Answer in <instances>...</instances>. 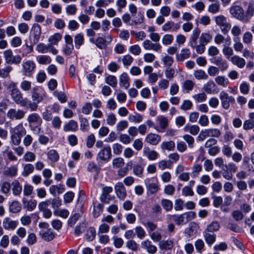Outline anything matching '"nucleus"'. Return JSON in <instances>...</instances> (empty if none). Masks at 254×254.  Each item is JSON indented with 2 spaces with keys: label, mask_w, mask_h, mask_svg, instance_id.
Listing matches in <instances>:
<instances>
[{
  "label": "nucleus",
  "mask_w": 254,
  "mask_h": 254,
  "mask_svg": "<svg viewBox=\"0 0 254 254\" xmlns=\"http://www.w3.org/2000/svg\"><path fill=\"white\" fill-rule=\"evenodd\" d=\"M7 90L10 93L12 100L16 104L25 107L26 101L23 99L21 91L17 87V84L14 82H11L8 85Z\"/></svg>",
  "instance_id": "obj_1"
},
{
  "label": "nucleus",
  "mask_w": 254,
  "mask_h": 254,
  "mask_svg": "<svg viewBox=\"0 0 254 254\" xmlns=\"http://www.w3.org/2000/svg\"><path fill=\"white\" fill-rule=\"evenodd\" d=\"M26 134V130L21 124L12 128L10 130V143L11 145H19L21 138Z\"/></svg>",
  "instance_id": "obj_2"
},
{
  "label": "nucleus",
  "mask_w": 254,
  "mask_h": 254,
  "mask_svg": "<svg viewBox=\"0 0 254 254\" xmlns=\"http://www.w3.org/2000/svg\"><path fill=\"white\" fill-rule=\"evenodd\" d=\"M214 20L216 25L220 28L222 33L224 35L227 34L231 27V25L227 18L224 15L220 14L214 17Z\"/></svg>",
  "instance_id": "obj_3"
},
{
  "label": "nucleus",
  "mask_w": 254,
  "mask_h": 254,
  "mask_svg": "<svg viewBox=\"0 0 254 254\" xmlns=\"http://www.w3.org/2000/svg\"><path fill=\"white\" fill-rule=\"evenodd\" d=\"M41 34V27L37 23H34L30 31L29 39L30 43L33 45L37 44L40 39Z\"/></svg>",
  "instance_id": "obj_4"
},
{
  "label": "nucleus",
  "mask_w": 254,
  "mask_h": 254,
  "mask_svg": "<svg viewBox=\"0 0 254 254\" xmlns=\"http://www.w3.org/2000/svg\"><path fill=\"white\" fill-rule=\"evenodd\" d=\"M35 67V64L33 61L28 60L23 62L22 64V74L26 77H32Z\"/></svg>",
  "instance_id": "obj_5"
},
{
  "label": "nucleus",
  "mask_w": 254,
  "mask_h": 254,
  "mask_svg": "<svg viewBox=\"0 0 254 254\" xmlns=\"http://www.w3.org/2000/svg\"><path fill=\"white\" fill-rule=\"evenodd\" d=\"M219 98L221 100L222 107L225 110H228L230 108V103L235 102V98L229 94L225 91H222L219 94Z\"/></svg>",
  "instance_id": "obj_6"
},
{
  "label": "nucleus",
  "mask_w": 254,
  "mask_h": 254,
  "mask_svg": "<svg viewBox=\"0 0 254 254\" xmlns=\"http://www.w3.org/2000/svg\"><path fill=\"white\" fill-rule=\"evenodd\" d=\"M113 40L112 36L108 33L105 34L104 38L98 37L95 42L96 46L100 49H105L108 44L111 43Z\"/></svg>",
  "instance_id": "obj_7"
},
{
  "label": "nucleus",
  "mask_w": 254,
  "mask_h": 254,
  "mask_svg": "<svg viewBox=\"0 0 254 254\" xmlns=\"http://www.w3.org/2000/svg\"><path fill=\"white\" fill-rule=\"evenodd\" d=\"M111 157V148L109 146H106L98 153L96 159L106 163L110 160Z\"/></svg>",
  "instance_id": "obj_8"
},
{
  "label": "nucleus",
  "mask_w": 254,
  "mask_h": 254,
  "mask_svg": "<svg viewBox=\"0 0 254 254\" xmlns=\"http://www.w3.org/2000/svg\"><path fill=\"white\" fill-rule=\"evenodd\" d=\"M230 14L236 19L244 22V10L240 5H232L230 8Z\"/></svg>",
  "instance_id": "obj_9"
},
{
  "label": "nucleus",
  "mask_w": 254,
  "mask_h": 254,
  "mask_svg": "<svg viewBox=\"0 0 254 254\" xmlns=\"http://www.w3.org/2000/svg\"><path fill=\"white\" fill-rule=\"evenodd\" d=\"M42 88L38 86L32 87L30 93L33 101L40 103L43 100L44 97H45V93H42Z\"/></svg>",
  "instance_id": "obj_10"
},
{
  "label": "nucleus",
  "mask_w": 254,
  "mask_h": 254,
  "mask_svg": "<svg viewBox=\"0 0 254 254\" xmlns=\"http://www.w3.org/2000/svg\"><path fill=\"white\" fill-rule=\"evenodd\" d=\"M4 58L6 63L8 64H19L21 61L20 56H13L11 50H7L3 52Z\"/></svg>",
  "instance_id": "obj_11"
},
{
  "label": "nucleus",
  "mask_w": 254,
  "mask_h": 254,
  "mask_svg": "<svg viewBox=\"0 0 254 254\" xmlns=\"http://www.w3.org/2000/svg\"><path fill=\"white\" fill-rule=\"evenodd\" d=\"M25 115V112L21 110L10 109L7 112L6 116L10 120H20L23 119Z\"/></svg>",
  "instance_id": "obj_12"
},
{
  "label": "nucleus",
  "mask_w": 254,
  "mask_h": 254,
  "mask_svg": "<svg viewBox=\"0 0 254 254\" xmlns=\"http://www.w3.org/2000/svg\"><path fill=\"white\" fill-rule=\"evenodd\" d=\"M116 194L119 199L124 200L127 196L126 189L122 182H118L115 186Z\"/></svg>",
  "instance_id": "obj_13"
},
{
  "label": "nucleus",
  "mask_w": 254,
  "mask_h": 254,
  "mask_svg": "<svg viewBox=\"0 0 254 254\" xmlns=\"http://www.w3.org/2000/svg\"><path fill=\"white\" fill-rule=\"evenodd\" d=\"M144 49L146 50H152L157 52H160L161 45L158 43H153L150 40H145L142 43Z\"/></svg>",
  "instance_id": "obj_14"
},
{
  "label": "nucleus",
  "mask_w": 254,
  "mask_h": 254,
  "mask_svg": "<svg viewBox=\"0 0 254 254\" xmlns=\"http://www.w3.org/2000/svg\"><path fill=\"white\" fill-rule=\"evenodd\" d=\"M140 246L143 249L145 250L150 254H154L157 251V247L152 245V242L149 240L142 241Z\"/></svg>",
  "instance_id": "obj_15"
},
{
  "label": "nucleus",
  "mask_w": 254,
  "mask_h": 254,
  "mask_svg": "<svg viewBox=\"0 0 254 254\" xmlns=\"http://www.w3.org/2000/svg\"><path fill=\"white\" fill-rule=\"evenodd\" d=\"M144 183L146 188L147 193L150 194L156 193L159 190V186L158 184L154 183H150V179H146L144 180Z\"/></svg>",
  "instance_id": "obj_16"
},
{
  "label": "nucleus",
  "mask_w": 254,
  "mask_h": 254,
  "mask_svg": "<svg viewBox=\"0 0 254 254\" xmlns=\"http://www.w3.org/2000/svg\"><path fill=\"white\" fill-rule=\"evenodd\" d=\"M39 236L45 241L50 242L52 241L56 236V234L51 229L47 231L42 230L39 232Z\"/></svg>",
  "instance_id": "obj_17"
},
{
  "label": "nucleus",
  "mask_w": 254,
  "mask_h": 254,
  "mask_svg": "<svg viewBox=\"0 0 254 254\" xmlns=\"http://www.w3.org/2000/svg\"><path fill=\"white\" fill-rule=\"evenodd\" d=\"M204 91L209 94H214L217 92V87L213 80H209L203 86Z\"/></svg>",
  "instance_id": "obj_18"
},
{
  "label": "nucleus",
  "mask_w": 254,
  "mask_h": 254,
  "mask_svg": "<svg viewBox=\"0 0 254 254\" xmlns=\"http://www.w3.org/2000/svg\"><path fill=\"white\" fill-rule=\"evenodd\" d=\"M18 225L17 221L13 220L9 217H5L2 221V226L5 230H14Z\"/></svg>",
  "instance_id": "obj_19"
},
{
  "label": "nucleus",
  "mask_w": 254,
  "mask_h": 254,
  "mask_svg": "<svg viewBox=\"0 0 254 254\" xmlns=\"http://www.w3.org/2000/svg\"><path fill=\"white\" fill-rule=\"evenodd\" d=\"M78 123L74 120H71L65 123L63 126L64 132H75L78 129Z\"/></svg>",
  "instance_id": "obj_20"
},
{
  "label": "nucleus",
  "mask_w": 254,
  "mask_h": 254,
  "mask_svg": "<svg viewBox=\"0 0 254 254\" xmlns=\"http://www.w3.org/2000/svg\"><path fill=\"white\" fill-rule=\"evenodd\" d=\"M203 236L206 243L209 246L213 244L216 240V235L215 233L206 230L203 232Z\"/></svg>",
  "instance_id": "obj_21"
},
{
  "label": "nucleus",
  "mask_w": 254,
  "mask_h": 254,
  "mask_svg": "<svg viewBox=\"0 0 254 254\" xmlns=\"http://www.w3.org/2000/svg\"><path fill=\"white\" fill-rule=\"evenodd\" d=\"M23 208L28 211H33L37 206V201L36 200L31 199L27 200L26 198L23 197L22 199Z\"/></svg>",
  "instance_id": "obj_22"
},
{
  "label": "nucleus",
  "mask_w": 254,
  "mask_h": 254,
  "mask_svg": "<svg viewBox=\"0 0 254 254\" xmlns=\"http://www.w3.org/2000/svg\"><path fill=\"white\" fill-rule=\"evenodd\" d=\"M200 33V30L198 28L193 29L192 34L189 40V45L192 48L194 49L197 44V39Z\"/></svg>",
  "instance_id": "obj_23"
},
{
  "label": "nucleus",
  "mask_w": 254,
  "mask_h": 254,
  "mask_svg": "<svg viewBox=\"0 0 254 254\" xmlns=\"http://www.w3.org/2000/svg\"><path fill=\"white\" fill-rule=\"evenodd\" d=\"M145 141L150 144L156 145L161 141V136L157 134L150 133L146 136Z\"/></svg>",
  "instance_id": "obj_24"
},
{
  "label": "nucleus",
  "mask_w": 254,
  "mask_h": 254,
  "mask_svg": "<svg viewBox=\"0 0 254 254\" xmlns=\"http://www.w3.org/2000/svg\"><path fill=\"white\" fill-rule=\"evenodd\" d=\"M64 187L63 185L62 184L52 185L50 187L49 189L50 193L54 196L62 193L64 191Z\"/></svg>",
  "instance_id": "obj_25"
},
{
  "label": "nucleus",
  "mask_w": 254,
  "mask_h": 254,
  "mask_svg": "<svg viewBox=\"0 0 254 254\" xmlns=\"http://www.w3.org/2000/svg\"><path fill=\"white\" fill-rule=\"evenodd\" d=\"M119 84L121 87L125 89H127L129 87V77L126 72H123L120 75Z\"/></svg>",
  "instance_id": "obj_26"
},
{
  "label": "nucleus",
  "mask_w": 254,
  "mask_h": 254,
  "mask_svg": "<svg viewBox=\"0 0 254 254\" xmlns=\"http://www.w3.org/2000/svg\"><path fill=\"white\" fill-rule=\"evenodd\" d=\"M190 51L188 48H183L181 50L180 54H176V60L179 62H183L190 56Z\"/></svg>",
  "instance_id": "obj_27"
},
{
  "label": "nucleus",
  "mask_w": 254,
  "mask_h": 254,
  "mask_svg": "<svg viewBox=\"0 0 254 254\" xmlns=\"http://www.w3.org/2000/svg\"><path fill=\"white\" fill-rule=\"evenodd\" d=\"M229 61L240 68H243L246 64L245 59L237 55L232 57Z\"/></svg>",
  "instance_id": "obj_28"
},
{
  "label": "nucleus",
  "mask_w": 254,
  "mask_h": 254,
  "mask_svg": "<svg viewBox=\"0 0 254 254\" xmlns=\"http://www.w3.org/2000/svg\"><path fill=\"white\" fill-rule=\"evenodd\" d=\"M11 187L13 195L19 196L22 190V187L19 182L17 180H14L11 183Z\"/></svg>",
  "instance_id": "obj_29"
},
{
  "label": "nucleus",
  "mask_w": 254,
  "mask_h": 254,
  "mask_svg": "<svg viewBox=\"0 0 254 254\" xmlns=\"http://www.w3.org/2000/svg\"><path fill=\"white\" fill-rule=\"evenodd\" d=\"M143 153L149 160L154 161L159 157V154L155 150H150L148 148H144Z\"/></svg>",
  "instance_id": "obj_30"
},
{
  "label": "nucleus",
  "mask_w": 254,
  "mask_h": 254,
  "mask_svg": "<svg viewBox=\"0 0 254 254\" xmlns=\"http://www.w3.org/2000/svg\"><path fill=\"white\" fill-rule=\"evenodd\" d=\"M169 217L172 219L177 225H184L187 223L185 222V216L184 213L180 215H169Z\"/></svg>",
  "instance_id": "obj_31"
},
{
  "label": "nucleus",
  "mask_w": 254,
  "mask_h": 254,
  "mask_svg": "<svg viewBox=\"0 0 254 254\" xmlns=\"http://www.w3.org/2000/svg\"><path fill=\"white\" fill-rule=\"evenodd\" d=\"M27 121L29 124H41L42 122V119L37 113H32L28 115Z\"/></svg>",
  "instance_id": "obj_32"
},
{
  "label": "nucleus",
  "mask_w": 254,
  "mask_h": 254,
  "mask_svg": "<svg viewBox=\"0 0 254 254\" xmlns=\"http://www.w3.org/2000/svg\"><path fill=\"white\" fill-rule=\"evenodd\" d=\"M48 159L52 163L57 162L60 159V155L57 150L51 149L46 153Z\"/></svg>",
  "instance_id": "obj_33"
},
{
  "label": "nucleus",
  "mask_w": 254,
  "mask_h": 254,
  "mask_svg": "<svg viewBox=\"0 0 254 254\" xmlns=\"http://www.w3.org/2000/svg\"><path fill=\"white\" fill-rule=\"evenodd\" d=\"M220 228V224L217 221H213L208 224L204 230L214 233L219 231Z\"/></svg>",
  "instance_id": "obj_34"
},
{
  "label": "nucleus",
  "mask_w": 254,
  "mask_h": 254,
  "mask_svg": "<svg viewBox=\"0 0 254 254\" xmlns=\"http://www.w3.org/2000/svg\"><path fill=\"white\" fill-rule=\"evenodd\" d=\"M174 246L173 241L172 240H163L160 241L159 243V247L161 250H170Z\"/></svg>",
  "instance_id": "obj_35"
},
{
  "label": "nucleus",
  "mask_w": 254,
  "mask_h": 254,
  "mask_svg": "<svg viewBox=\"0 0 254 254\" xmlns=\"http://www.w3.org/2000/svg\"><path fill=\"white\" fill-rule=\"evenodd\" d=\"M184 131L188 132L192 135H196L199 131V127L197 125L187 124L183 128Z\"/></svg>",
  "instance_id": "obj_36"
},
{
  "label": "nucleus",
  "mask_w": 254,
  "mask_h": 254,
  "mask_svg": "<svg viewBox=\"0 0 254 254\" xmlns=\"http://www.w3.org/2000/svg\"><path fill=\"white\" fill-rule=\"evenodd\" d=\"M18 169L16 166H11L6 168L3 172V174L7 177H13L17 174Z\"/></svg>",
  "instance_id": "obj_37"
},
{
  "label": "nucleus",
  "mask_w": 254,
  "mask_h": 254,
  "mask_svg": "<svg viewBox=\"0 0 254 254\" xmlns=\"http://www.w3.org/2000/svg\"><path fill=\"white\" fill-rule=\"evenodd\" d=\"M214 42L216 44L219 45L225 42V44L228 46L231 45V42L230 38H225L224 37L220 34H217L214 37Z\"/></svg>",
  "instance_id": "obj_38"
},
{
  "label": "nucleus",
  "mask_w": 254,
  "mask_h": 254,
  "mask_svg": "<svg viewBox=\"0 0 254 254\" xmlns=\"http://www.w3.org/2000/svg\"><path fill=\"white\" fill-rule=\"evenodd\" d=\"M254 15V7L252 4H249L248 6L246 14H244V22H249Z\"/></svg>",
  "instance_id": "obj_39"
},
{
  "label": "nucleus",
  "mask_w": 254,
  "mask_h": 254,
  "mask_svg": "<svg viewBox=\"0 0 254 254\" xmlns=\"http://www.w3.org/2000/svg\"><path fill=\"white\" fill-rule=\"evenodd\" d=\"M21 209V203L17 200L12 201L9 206V211L13 213H18L20 211Z\"/></svg>",
  "instance_id": "obj_40"
},
{
  "label": "nucleus",
  "mask_w": 254,
  "mask_h": 254,
  "mask_svg": "<svg viewBox=\"0 0 254 254\" xmlns=\"http://www.w3.org/2000/svg\"><path fill=\"white\" fill-rule=\"evenodd\" d=\"M104 205L99 202L93 203V216L95 218L99 217L103 211Z\"/></svg>",
  "instance_id": "obj_41"
},
{
  "label": "nucleus",
  "mask_w": 254,
  "mask_h": 254,
  "mask_svg": "<svg viewBox=\"0 0 254 254\" xmlns=\"http://www.w3.org/2000/svg\"><path fill=\"white\" fill-rule=\"evenodd\" d=\"M34 171V166L32 164L28 163L23 166V170L21 175L24 177H28Z\"/></svg>",
  "instance_id": "obj_42"
},
{
  "label": "nucleus",
  "mask_w": 254,
  "mask_h": 254,
  "mask_svg": "<svg viewBox=\"0 0 254 254\" xmlns=\"http://www.w3.org/2000/svg\"><path fill=\"white\" fill-rule=\"evenodd\" d=\"M62 35L59 33H55L50 36L48 39L49 44L52 45H57L59 41L62 39Z\"/></svg>",
  "instance_id": "obj_43"
},
{
  "label": "nucleus",
  "mask_w": 254,
  "mask_h": 254,
  "mask_svg": "<svg viewBox=\"0 0 254 254\" xmlns=\"http://www.w3.org/2000/svg\"><path fill=\"white\" fill-rule=\"evenodd\" d=\"M80 129L83 131H87L89 128V124L88 120L82 115L79 116Z\"/></svg>",
  "instance_id": "obj_44"
},
{
  "label": "nucleus",
  "mask_w": 254,
  "mask_h": 254,
  "mask_svg": "<svg viewBox=\"0 0 254 254\" xmlns=\"http://www.w3.org/2000/svg\"><path fill=\"white\" fill-rule=\"evenodd\" d=\"M74 41L75 48L79 49L83 44L84 42L83 35L82 33H79L75 35L74 38Z\"/></svg>",
  "instance_id": "obj_45"
},
{
  "label": "nucleus",
  "mask_w": 254,
  "mask_h": 254,
  "mask_svg": "<svg viewBox=\"0 0 254 254\" xmlns=\"http://www.w3.org/2000/svg\"><path fill=\"white\" fill-rule=\"evenodd\" d=\"M199 228V225L197 223L194 222H191L189 224L188 231L187 232L189 236H193L197 232V231Z\"/></svg>",
  "instance_id": "obj_46"
},
{
  "label": "nucleus",
  "mask_w": 254,
  "mask_h": 254,
  "mask_svg": "<svg viewBox=\"0 0 254 254\" xmlns=\"http://www.w3.org/2000/svg\"><path fill=\"white\" fill-rule=\"evenodd\" d=\"M216 83L223 87H226L229 83V81L227 78L224 76L219 75L215 78Z\"/></svg>",
  "instance_id": "obj_47"
},
{
  "label": "nucleus",
  "mask_w": 254,
  "mask_h": 254,
  "mask_svg": "<svg viewBox=\"0 0 254 254\" xmlns=\"http://www.w3.org/2000/svg\"><path fill=\"white\" fill-rule=\"evenodd\" d=\"M161 148L163 150L173 151L175 147V143L173 141H164L162 142Z\"/></svg>",
  "instance_id": "obj_48"
},
{
  "label": "nucleus",
  "mask_w": 254,
  "mask_h": 254,
  "mask_svg": "<svg viewBox=\"0 0 254 254\" xmlns=\"http://www.w3.org/2000/svg\"><path fill=\"white\" fill-rule=\"evenodd\" d=\"M212 36L208 33H202L199 39V43L206 45L212 39Z\"/></svg>",
  "instance_id": "obj_49"
},
{
  "label": "nucleus",
  "mask_w": 254,
  "mask_h": 254,
  "mask_svg": "<svg viewBox=\"0 0 254 254\" xmlns=\"http://www.w3.org/2000/svg\"><path fill=\"white\" fill-rule=\"evenodd\" d=\"M37 62L41 64H46L51 63L52 60L48 55H40L36 58Z\"/></svg>",
  "instance_id": "obj_50"
},
{
  "label": "nucleus",
  "mask_w": 254,
  "mask_h": 254,
  "mask_svg": "<svg viewBox=\"0 0 254 254\" xmlns=\"http://www.w3.org/2000/svg\"><path fill=\"white\" fill-rule=\"evenodd\" d=\"M194 85V83L191 80H186L182 84L183 90L189 93L192 90Z\"/></svg>",
  "instance_id": "obj_51"
},
{
  "label": "nucleus",
  "mask_w": 254,
  "mask_h": 254,
  "mask_svg": "<svg viewBox=\"0 0 254 254\" xmlns=\"http://www.w3.org/2000/svg\"><path fill=\"white\" fill-rule=\"evenodd\" d=\"M128 119L130 122L139 123L142 122L143 117L140 114L135 113L133 114H130L128 116Z\"/></svg>",
  "instance_id": "obj_52"
},
{
  "label": "nucleus",
  "mask_w": 254,
  "mask_h": 254,
  "mask_svg": "<svg viewBox=\"0 0 254 254\" xmlns=\"http://www.w3.org/2000/svg\"><path fill=\"white\" fill-rule=\"evenodd\" d=\"M49 48H50L49 44L46 45L44 43H41L37 45L36 50L39 53L45 54L48 52Z\"/></svg>",
  "instance_id": "obj_53"
},
{
  "label": "nucleus",
  "mask_w": 254,
  "mask_h": 254,
  "mask_svg": "<svg viewBox=\"0 0 254 254\" xmlns=\"http://www.w3.org/2000/svg\"><path fill=\"white\" fill-rule=\"evenodd\" d=\"M161 204L166 211H170L173 206L172 201L167 199H162L161 201Z\"/></svg>",
  "instance_id": "obj_54"
},
{
  "label": "nucleus",
  "mask_w": 254,
  "mask_h": 254,
  "mask_svg": "<svg viewBox=\"0 0 254 254\" xmlns=\"http://www.w3.org/2000/svg\"><path fill=\"white\" fill-rule=\"evenodd\" d=\"M193 75L197 80H206L208 78L207 74L201 69L196 70L194 71Z\"/></svg>",
  "instance_id": "obj_55"
},
{
  "label": "nucleus",
  "mask_w": 254,
  "mask_h": 254,
  "mask_svg": "<svg viewBox=\"0 0 254 254\" xmlns=\"http://www.w3.org/2000/svg\"><path fill=\"white\" fill-rule=\"evenodd\" d=\"M156 121L158 122L160 127L162 129H165L168 124V120L165 117L163 116H159L156 118Z\"/></svg>",
  "instance_id": "obj_56"
},
{
  "label": "nucleus",
  "mask_w": 254,
  "mask_h": 254,
  "mask_svg": "<svg viewBox=\"0 0 254 254\" xmlns=\"http://www.w3.org/2000/svg\"><path fill=\"white\" fill-rule=\"evenodd\" d=\"M11 185L9 182H3L0 186V191L4 194H8L10 191Z\"/></svg>",
  "instance_id": "obj_57"
},
{
  "label": "nucleus",
  "mask_w": 254,
  "mask_h": 254,
  "mask_svg": "<svg viewBox=\"0 0 254 254\" xmlns=\"http://www.w3.org/2000/svg\"><path fill=\"white\" fill-rule=\"evenodd\" d=\"M106 83L112 86L115 87L117 85V79L115 76L112 75H109L105 78Z\"/></svg>",
  "instance_id": "obj_58"
},
{
  "label": "nucleus",
  "mask_w": 254,
  "mask_h": 254,
  "mask_svg": "<svg viewBox=\"0 0 254 254\" xmlns=\"http://www.w3.org/2000/svg\"><path fill=\"white\" fill-rule=\"evenodd\" d=\"M20 87L21 90L24 92H27L29 90L31 91L32 88V83L27 80L22 81L20 83Z\"/></svg>",
  "instance_id": "obj_59"
},
{
  "label": "nucleus",
  "mask_w": 254,
  "mask_h": 254,
  "mask_svg": "<svg viewBox=\"0 0 254 254\" xmlns=\"http://www.w3.org/2000/svg\"><path fill=\"white\" fill-rule=\"evenodd\" d=\"M96 230L93 227H90L87 231L86 239L89 241H92L96 237Z\"/></svg>",
  "instance_id": "obj_60"
},
{
  "label": "nucleus",
  "mask_w": 254,
  "mask_h": 254,
  "mask_svg": "<svg viewBox=\"0 0 254 254\" xmlns=\"http://www.w3.org/2000/svg\"><path fill=\"white\" fill-rule=\"evenodd\" d=\"M220 5L219 2L217 1L215 3L210 4L208 7V11L212 13L215 14L220 11Z\"/></svg>",
  "instance_id": "obj_61"
},
{
  "label": "nucleus",
  "mask_w": 254,
  "mask_h": 254,
  "mask_svg": "<svg viewBox=\"0 0 254 254\" xmlns=\"http://www.w3.org/2000/svg\"><path fill=\"white\" fill-rule=\"evenodd\" d=\"M222 52L225 56L227 59L230 60L232 56L233 55V50L231 47L227 45H224V47L222 49Z\"/></svg>",
  "instance_id": "obj_62"
},
{
  "label": "nucleus",
  "mask_w": 254,
  "mask_h": 254,
  "mask_svg": "<svg viewBox=\"0 0 254 254\" xmlns=\"http://www.w3.org/2000/svg\"><path fill=\"white\" fill-rule=\"evenodd\" d=\"M130 33L132 35L134 36L135 39L137 41H142L146 36L145 33L143 31L139 32L131 31Z\"/></svg>",
  "instance_id": "obj_63"
},
{
  "label": "nucleus",
  "mask_w": 254,
  "mask_h": 254,
  "mask_svg": "<svg viewBox=\"0 0 254 254\" xmlns=\"http://www.w3.org/2000/svg\"><path fill=\"white\" fill-rule=\"evenodd\" d=\"M184 140L188 143L190 148L192 149L194 147V139L189 134H185L183 136Z\"/></svg>",
  "instance_id": "obj_64"
}]
</instances>
